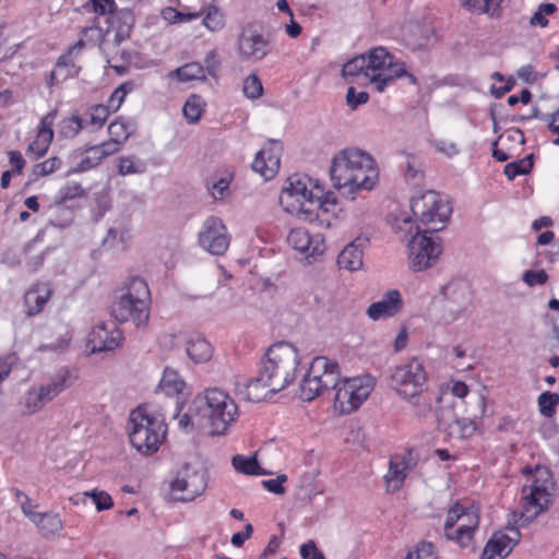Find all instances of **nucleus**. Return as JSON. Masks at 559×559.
<instances>
[{
	"label": "nucleus",
	"instance_id": "nucleus-1",
	"mask_svg": "<svg viewBox=\"0 0 559 559\" xmlns=\"http://www.w3.org/2000/svg\"><path fill=\"white\" fill-rule=\"evenodd\" d=\"M299 354L289 343L272 345L261 361L259 374L246 385V399L260 402L267 394H275L287 388L296 378L299 366Z\"/></svg>",
	"mask_w": 559,
	"mask_h": 559
},
{
	"label": "nucleus",
	"instance_id": "nucleus-2",
	"mask_svg": "<svg viewBox=\"0 0 559 559\" xmlns=\"http://www.w3.org/2000/svg\"><path fill=\"white\" fill-rule=\"evenodd\" d=\"M330 176L334 188L370 190L378 178L373 158L357 148H346L335 155L330 166Z\"/></svg>",
	"mask_w": 559,
	"mask_h": 559
},
{
	"label": "nucleus",
	"instance_id": "nucleus-3",
	"mask_svg": "<svg viewBox=\"0 0 559 559\" xmlns=\"http://www.w3.org/2000/svg\"><path fill=\"white\" fill-rule=\"evenodd\" d=\"M280 197L285 211L306 222H316L320 211L328 212L326 202L322 200L323 190L312 187L307 176L293 175L287 180Z\"/></svg>",
	"mask_w": 559,
	"mask_h": 559
},
{
	"label": "nucleus",
	"instance_id": "nucleus-4",
	"mask_svg": "<svg viewBox=\"0 0 559 559\" xmlns=\"http://www.w3.org/2000/svg\"><path fill=\"white\" fill-rule=\"evenodd\" d=\"M193 414H201L213 435H224L238 416L236 402L224 391L207 389L191 402Z\"/></svg>",
	"mask_w": 559,
	"mask_h": 559
},
{
	"label": "nucleus",
	"instance_id": "nucleus-5",
	"mask_svg": "<svg viewBox=\"0 0 559 559\" xmlns=\"http://www.w3.org/2000/svg\"><path fill=\"white\" fill-rule=\"evenodd\" d=\"M127 428L131 445L142 454L155 453L167 433L164 418L142 406L131 412Z\"/></svg>",
	"mask_w": 559,
	"mask_h": 559
},
{
	"label": "nucleus",
	"instance_id": "nucleus-6",
	"mask_svg": "<svg viewBox=\"0 0 559 559\" xmlns=\"http://www.w3.org/2000/svg\"><path fill=\"white\" fill-rule=\"evenodd\" d=\"M151 305L146 281L139 275H128L111 293L110 314H148Z\"/></svg>",
	"mask_w": 559,
	"mask_h": 559
},
{
	"label": "nucleus",
	"instance_id": "nucleus-7",
	"mask_svg": "<svg viewBox=\"0 0 559 559\" xmlns=\"http://www.w3.org/2000/svg\"><path fill=\"white\" fill-rule=\"evenodd\" d=\"M365 59V81L376 85L378 92H383L395 79L407 76L412 84L416 78L408 73L405 63L395 60L386 48L379 46L362 55Z\"/></svg>",
	"mask_w": 559,
	"mask_h": 559
},
{
	"label": "nucleus",
	"instance_id": "nucleus-8",
	"mask_svg": "<svg viewBox=\"0 0 559 559\" xmlns=\"http://www.w3.org/2000/svg\"><path fill=\"white\" fill-rule=\"evenodd\" d=\"M551 480L546 469L537 467L522 488V509L516 522L524 525L545 512L550 504Z\"/></svg>",
	"mask_w": 559,
	"mask_h": 559
},
{
	"label": "nucleus",
	"instance_id": "nucleus-9",
	"mask_svg": "<svg viewBox=\"0 0 559 559\" xmlns=\"http://www.w3.org/2000/svg\"><path fill=\"white\" fill-rule=\"evenodd\" d=\"M374 388V379L370 374L345 378L337 381L333 407L340 414H350L358 409Z\"/></svg>",
	"mask_w": 559,
	"mask_h": 559
},
{
	"label": "nucleus",
	"instance_id": "nucleus-10",
	"mask_svg": "<svg viewBox=\"0 0 559 559\" xmlns=\"http://www.w3.org/2000/svg\"><path fill=\"white\" fill-rule=\"evenodd\" d=\"M108 22L109 26L105 34L102 33V28L96 26L84 27L81 32L82 36L91 40L102 38L99 47L106 55H108L110 47H118L129 38L134 24V15L129 8H123L112 13Z\"/></svg>",
	"mask_w": 559,
	"mask_h": 559
},
{
	"label": "nucleus",
	"instance_id": "nucleus-11",
	"mask_svg": "<svg viewBox=\"0 0 559 559\" xmlns=\"http://www.w3.org/2000/svg\"><path fill=\"white\" fill-rule=\"evenodd\" d=\"M479 525V513L476 508L464 507L455 502L447 513L444 535L450 540H455L461 547H467Z\"/></svg>",
	"mask_w": 559,
	"mask_h": 559
},
{
	"label": "nucleus",
	"instance_id": "nucleus-12",
	"mask_svg": "<svg viewBox=\"0 0 559 559\" xmlns=\"http://www.w3.org/2000/svg\"><path fill=\"white\" fill-rule=\"evenodd\" d=\"M411 210L423 225L427 226L426 231L436 233L444 227L450 217L451 207L440 195L432 191H426L419 197L411 200Z\"/></svg>",
	"mask_w": 559,
	"mask_h": 559
},
{
	"label": "nucleus",
	"instance_id": "nucleus-13",
	"mask_svg": "<svg viewBox=\"0 0 559 559\" xmlns=\"http://www.w3.org/2000/svg\"><path fill=\"white\" fill-rule=\"evenodd\" d=\"M426 381L425 368L416 358L395 366L390 372L391 386L405 399L419 397Z\"/></svg>",
	"mask_w": 559,
	"mask_h": 559
},
{
	"label": "nucleus",
	"instance_id": "nucleus-14",
	"mask_svg": "<svg viewBox=\"0 0 559 559\" xmlns=\"http://www.w3.org/2000/svg\"><path fill=\"white\" fill-rule=\"evenodd\" d=\"M118 317L109 318L94 325L87 335L86 348L88 355L112 352L121 345L122 332L118 324L126 322L127 317L118 321Z\"/></svg>",
	"mask_w": 559,
	"mask_h": 559
},
{
	"label": "nucleus",
	"instance_id": "nucleus-15",
	"mask_svg": "<svg viewBox=\"0 0 559 559\" xmlns=\"http://www.w3.org/2000/svg\"><path fill=\"white\" fill-rule=\"evenodd\" d=\"M416 234L408 240V258L413 271L420 272L431 266L442 252L440 242L428 237L429 231L423 234L416 227Z\"/></svg>",
	"mask_w": 559,
	"mask_h": 559
},
{
	"label": "nucleus",
	"instance_id": "nucleus-16",
	"mask_svg": "<svg viewBox=\"0 0 559 559\" xmlns=\"http://www.w3.org/2000/svg\"><path fill=\"white\" fill-rule=\"evenodd\" d=\"M207 486L206 473L186 464L170 484L171 493L178 501H192L204 492Z\"/></svg>",
	"mask_w": 559,
	"mask_h": 559
},
{
	"label": "nucleus",
	"instance_id": "nucleus-17",
	"mask_svg": "<svg viewBox=\"0 0 559 559\" xmlns=\"http://www.w3.org/2000/svg\"><path fill=\"white\" fill-rule=\"evenodd\" d=\"M230 242V235L223 221L216 216H210L199 231L200 247L213 255L224 254Z\"/></svg>",
	"mask_w": 559,
	"mask_h": 559
},
{
	"label": "nucleus",
	"instance_id": "nucleus-18",
	"mask_svg": "<svg viewBox=\"0 0 559 559\" xmlns=\"http://www.w3.org/2000/svg\"><path fill=\"white\" fill-rule=\"evenodd\" d=\"M288 245L296 251L305 253L306 258L320 255L325 250L320 235L311 236L305 228H293L287 235Z\"/></svg>",
	"mask_w": 559,
	"mask_h": 559
},
{
	"label": "nucleus",
	"instance_id": "nucleus-19",
	"mask_svg": "<svg viewBox=\"0 0 559 559\" xmlns=\"http://www.w3.org/2000/svg\"><path fill=\"white\" fill-rule=\"evenodd\" d=\"M238 50L243 60L259 61L269 52V43L254 31H243L238 39Z\"/></svg>",
	"mask_w": 559,
	"mask_h": 559
},
{
	"label": "nucleus",
	"instance_id": "nucleus-20",
	"mask_svg": "<svg viewBox=\"0 0 559 559\" xmlns=\"http://www.w3.org/2000/svg\"><path fill=\"white\" fill-rule=\"evenodd\" d=\"M307 372L329 390L337 385L341 377L338 364L325 356L313 358Z\"/></svg>",
	"mask_w": 559,
	"mask_h": 559
},
{
	"label": "nucleus",
	"instance_id": "nucleus-21",
	"mask_svg": "<svg viewBox=\"0 0 559 559\" xmlns=\"http://www.w3.org/2000/svg\"><path fill=\"white\" fill-rule=\"evenodd\" d=\"M439 428L444 430L450 437L464 439L472 436L475 430V424L468 418H457L451 409L442 411L438 417Z\"/></svg>",
	"mask_w": 559,
	"mask_h": 559
},
{
	"label": "nucleus",
	"instance_id": "nucleus-22",
	"mask_svg": "<svg viewBox=\"0 0 559 559\" xmlns=\"http://www.w3.org/2000/svg\"><path fill=\"white\" fill-rule=\"evenodd\" d=\"M280 168V150L275 143L260 150L252 163L253 171L264 179H272Z\"/></svg>",
	"mask_w": 559,
	"mask_h": 559
},
{
	"label": "nucleus",
	"instance_id": "nucleus-23",
	"mask_svg": "<svg viewBox=\"0 0 559 559\" xmlns=\"http://www.w3.org/2000/svg\"><path fill=\"white\" fill-rule=\"evenodd\" d=\"M52 401L43 384L29 386L20 397L17 407L24 416L40 412L47 403Z\"/></svg>",
	"mask_w": 559,
	"mask_h": 559
},
{
	"label": "nucleus",
	"instance_id": "nucleus-24",
	"mask_svg": "<svg viewBox=\"0 0 559 559\" xmlns=\"http://www.w3.org/2000/svg\"><path fill=\"white\" fill-rule=\"evenodd\" d=\"M368 242L366 237H357L338 254L337 264L341 269L354 272L362 266V250Z\"/></svg>",
	"mask_w": 559,
	"mask_h": 559
},
{
	"label": "nucleus",
	"instance_id": "nucleus-25",
	"mask_svg": "<svg viewBox=\"0 0 559 559\" xmlns=\"http://www.w3.org/2000/svg\"><path fill=\"white\" fill-rule=\"evenodd\" d=\"M52 294L50 283H37L28 289L24 296L27 307L26 314H38L44 311L45 305L48 302Z\"/></svg>",
	"mask_w": 559,
	"mask_h": 559
},
{
	"label": "nucleus",
	"instance_id": "nucleus-26",
	"mask_svg": "<svg viewBox=\"0 0 559 559\" xmlns=\"http://www.w3.org/2000/svg\"><path fill=\"white\" fill-rule=\"evenodd\" d=\"M442 295L450 302L456 305L457 307H463L471 301V287L467 282L463 280H456L449 283L442 289ZM448 311L450 313L460 312V308H449Z\"/></svg>",
	"mask_w": 559,
	"mask_h": 559
},
{
	"label": "nucleus",
	"instance_id": "nucleus-27",
	"mask_svg": "<svg viewBox=\"0 0 559 559\" xmlns=\"http://www.w3.org/2000/svg\"><path fill=\"white\" fill-rule=\"evenodd\" d=\"M411 469L409 459L405 455L393 456L389 462V471L384 475V481L388 488L397 490L402 487Z\"/></svg>",
	"mask_w": 559,
	"mask_h": 559
},
{
	"label": "nucleus",
	"instance_id": "nucleus-28",
	"mask_svg": "<svg viewBox=\"0 0 559 559\" xmlns=\"http://www.w3.org/2000/svg\"><path fill=\"white\" fill-rule=\"evenodd\" d=\"M403 299L397 289H390L383 294L381 300L372 302L366 314H395L403 311Z\"/></svg>",
	"mask_w": 559,
	"mask_h": 559
},
{
	"label": "nucleus",
	"instance_id": "nucleus-29",
	"mask_svg": "<svg viewBox=\"0 0 559 559\" xmlns=\"http://www.w3.org/2000/svg\"><path fill=\"white\" fill-rule=\"evenodd\" d=\"M78 379V374L74 369L69 367L60 368L47 383H43L46 392L53 400L61 392L70 388Z\"/></svg>",
	"mask_w": 559,
	"mask_h": 559
},
{
	"label": "nucleus",
	"instance_id": "nucleus-30",
	"mask_svg": "<svg viewBox=\"0 0 559 559\" xmlns=\"http://www.w3.org/2000/svg\"><path fill=\"white\" fill-rule=\"evenodd\" d=\"M31 522L37 527L38 532L44 537L58 535L63 530V523L59 513L52 511L37 512L36 514H33V520Z\"/></svg>",
	"mask_w": 559,
	"mask_h": 559
},
{
	"label": "nucleus",
	"instance_id": "nucleus-31",
	"mask_svg": "<svg viewBox=\"0 0 559 559\" xmlns=\"http://www.w3.org/2000/svg\"><path fill=\"white\" fill-rule=\"evenodd\" d=\"M187 354L195 364H203L211 359L213 348L211 344L202 336L197 335L187 342Z\"/></svg>",
	"mask_w": 559,
	"mask_h": 559
},
{
	"label": "nucleus",
	"instance_id": "nucleus-32",
	"mask_svg": "<svg viewBox=\"0 0 559 559\" xmlns=\"http://www.w3.org/2000/svg\"><path fill=\"white\" fill-rule=\"evenodd\" d=\"M168 78L179 82L204 81L205 70L200 63L190 62L169 72Z\"/></svg>",
	"mask_w": 559,
	"mask_h": 559
},
{
	"label": "nucleus",
	"instance_id": "nucleus-33",
	"mask_svg": "<svg viewBox=\"0 0 559 559\" xmlns=\"http://www.w3.org/2000/svg\"><path fill=\"white\" fill-rule=\"evenodd\" d=\"M185 381L174 369L166 368L159 382V390L168 396H174L182 392Z\"/></svg>",
	"mask_w": 559,
	"mask_h": 559
},
{
	"label": "nucleus",
	"instance_id": "nucleus-34",
	"mask_svg": "<svg viewBox=\"0 0 559 559\" xmlns=\"http://www.w3.org/2000/svg\"><path fill=\"white\" fill-rule=\"evenodd\" d=\"M511 550L512 548L500 539L497 533H495L487 542L480 559H503L511 552Z\"/></svg>",
	"mask_w": 559,
	"mask_h": 559
},
{
	"label": "nucleus",
	"instance_id": "nucleus-35",
	"mask_svg": "<svg viewBox=\"0 0 559 559\" xmlns=\"http://www.w3.org/2000/svg\"><path fill=\"white\" fill-rule=\"evenodd\" d=\"M461 2L466 10L473 13L498 16L502 0H462Z\"/></svg>",
	"mask_w": 559,
	"mask_h": 559
},
{
	"label": "nucleus",
	"instance_id": "nucleus-36",
	"mask_svg": "<svg viewBox=\"0 0 559 559\" xmlns=\"http://www.w3.org/2000/svg\"><path fill=\"white\" fill-rule=\"evenodd\" d=\"M329 391L323 384H319L318 380L312 378L308 372L302 377L299 385V397L302 401H313L319 395Z\"/></svg>",
	"mask_w": 559,
	"mask_h": 559
},
{
	"label": "nucleus",
	"instance_id": "nucleus-37",
	"mask_svg": "<svg viewBox=\"0 0 559 559\" xmlns=\"http://www.w3.org/2000/svg\"><path fill=\"white\" fill-rule=\"evenodd\" d=\"M63 203L59 201L49 209L48 222L55 227L64 228L73 221V212Z\"/></svg>",
	"mask_w": 559,
	"mask_h": 559
},
{
	"label": "nucleus",
	"instance_id": "nucleus-38",
	"mask_svg": "<svg viewBox=\"0 0 559 559\" xmlns=\"http://www.w3.org/2000/svg\"><path fill=\"white\" fill-rule=\"evenodd\" d=\"M234 468L246 475H264L263 472L254 456H245L241 454H237L231 460Z\"/></svg>",
	"mask_w": 559,
	"mask_h": 559
},
{
	"label": "nucleus",
	"instance_id": "nucleus-39",
	"mask_svg": "<svg viewBox=\"0 0 559 559\" xmlns=\"http://www.w3.org/2000/svg\"><path fill=\"white\" fill-rule=\"evenodd\" d=\"M204 109V102L198 95H191L185 103L182 112L190 123H195L201 118Z\"/></svg>",
	"mask_w": 559,
	"mask_h": 559
},
{
	"label": "nucleus",
	"instance_id": "nucleus-40",
	"mask_svg": "<svg viewBox=\"0 0 559 559\" xmlns=\"http://www.w3.org/2000/svg\"><path fill=\"white\" fill-rule=\"evenodd\" d=\"M117 168L121 176L142 174L145 171V164L134 156H121L118 158Z\"/></svg>",
	"mask_w": 559,
	"mask_h": 559
},
{
	"label": "nucleus",
	"instance_id": "nucleus-41",
	"mask_svg": "<svg viewBox=\"0 0 559 559\" xmlns=\"http://www.w3.org/2000/svg\"><path fill=\"white\" fill-rule=\"evenodd\" d=\"M365 59L362 55L347 61L342 69L344 78H357L365 80Z\"/></svg>",
	"mask_w": 559,
	"mask_h": 559
},
{
	"label": "nucleus",
	"instance_id": "nucleus-42",
	"mask_svg": "<svg viewBox=\"0 0 559 559\" xmlns=\"http://www.w3.org/2000/svg\"><path fill=\"white\" fill-rule=\"evenodd\" d=\"M558 404L559 395L557 393L546 391L538 396L539 412L545 417H552Z\"/></svg>",
	"mask_w": 559,
	"mask_h": 559
},
{
	"label": "nucleus",
	"instance_id": "nucleus-43",
	"mask_svg": "<svg viewBox=\"0 0 559 559\" xmlns=\"http://www.w3.org/2000/svg\"><path fill=\"white\" fill-rule=\"evenodd\" d=\"M71 340L72 335L69 332H66L64 334L60 335L56 341L38 346L36 352H51L56 355L62 354L69 348Z\"/></svg>",
	"mask_w": 559,
	"mask_h": 559
},
{
	"label": "nucleus",
	"instance_id": "nucleus-44",
	"mask_svg": "<svg viewBox=\"0 0 559 559\" xmlns=\"http://www.w3.org/2000/svg\"><path fill=\"white\" fill-rule=\"evenodd\" d=\"M533 168L532 156H527L521 160L509 163L504 167V175L510 179H514L516 176L525 175Z\"/></svg>",
	"mask_w": 559,
	"mask_h": 559
},
{
	"label": "nucleus",
	"instance_id": "nucleus-45",
	"mask_svg": "<svg viewBox=\"0 0 559 559\" xmlns=\"http://www.w3.org/2000/svg\"><path fill=\"white\" fill-rule=\"evenodd\" d=\"M84 153L86 156L83 157L81 162L69 171V174L87 171L99 165V163L103 160V157L99 156V153H95L93 151V146L86 147Z\"/></svg>",
	"mask_w": 559,
	"mask_h": 559
},
{
	"label": "nucleus",
	"instance_id": "nucleus-46",
	"mask_svg": "<svg viewBox=\"0 0 559 559\" xmlns=\"http://www.w3.org/2000/svg\"><path fill=\"white\" fill-rule=\"evenodd\" d=\"M82 120L79 116L73 115L61 120L59 133L63 138L72 139L82 130Z\"/></svg>",
	"mask_w": 559,
	"mask_h": 559
},
{
	"label": "nucleus",
	"instance_id": "nucleus-47",
	"mask_svg": "<svg viewBox=\"0 0 559 559\" xmlns=\"http://www.w3.org/2000/svg\"><path fill=\"white\" fill-rule=\"evenodd\" d=\"M405 559H437L436 547L431 542L423 540L407 554Z\"/></svg>",
	"mask_w": 559,
	"mask_h": 559
},
{
	"label": "nucleus",
	"instance_id": "nucleus-48",
	"mask_svg": "<svg viewBox=\"0 0 559 559\" xmlns=\"http://www.w3.org/2000/svg\"><path fill=\"white\" fill-rule=\"evenodd\" d=\"M53 133H37L36 139L28 145L27 152L35 155L36 158L44 156L52 141Z\"/></svg>",
	"mask_w": 559,
	"mask_h": 559
},
{
	"label": "nucleus",
	"instance_id": "nucleus-49",
	"mask_svg": "<svg viewBox=\"0 0 559 559\" xmlns=\"http://www.w3.org/2000/svg\"><path fill=\"white\" fill-rule=\"evenodd\" d=\"M557 11V7L554 3H542L538 5L537 11L531 16L530 24L532 26L546 27L548 25L547 15H550Z\"/></svg>",
	"mask_w": 559,
	"mask_h": 559
},
{
	"label": "nucleus",
	"instance_id": "nucleus-50",
	"mask_svg": "<svg viewBox=\"0 0 559 559\" xmlns=\"http://www.w3.org/2000/svg\"><path fill=\"white\" fill-rule=\"evenodd\" d=\"M163 16L170 23H183L195 20L200 16L198 12L178 11L174 8H166L163 10Z\"/></svg>",
	"mask_w": 559,
	"mask_h": 559
},
{
	"label": "nucleus",
	"instance_id": "nucleus-51",
	"mask_svg": "<svg viewBox=\"0 0 559 559\" xmlns=\"http://www.w3.org/2000/svg\"><path fill=\"white\" fill-rule=\"evenodd\" d=\"M243 93L248 98L257 99L263 93V86L255 74L248 75L243 81Z\"/></svg>",
	"mask_w": 559,
	"mask_h": 559
},
{
	"label": "nucleus",
	"instance_id": "nucleus-52",
	"mask_svg": "<svg viewBox=\"0 0 559 559\" xmlns=\"http://www.w3.org/2000/svg\"><path fill=\"white\" fill-rule=\"evenodd\" d=\"M204 424V419H201V414H193L191 405L188 413L183 414L178 420L179 428L187 432L191 431L194 426H203Z\"/></svg>",
	"mask_w": 559,
	"mask_h": 559
},
{
	"label": "nucleus",
	"instance_id": "nucleus-53",
	"mask_svg": "<svg viewBox=\"0 0 559 559\" xmlns=\"http://www.w3.org/2000/svg\"><path fill=\"white\" fill-rule=\"evenodd\" d=\"M204 25L211 31H217L224 25V16L215 7H210L203 17Z\"/></svg>",
	"mask_w": 559,
	"mask_h": 559
},
{
	"label": "nucleus",
	"instance_id": "nucleus-54",
	"mask_svg": "<svg viewBox=\"0 0 559 559\" xmlns=\"http://www.w3.org/2000/svg\"><path fill=\"white\" fill-rule=\"evenodd\" d=\"M90 498L95 503L97 511L109 510L114 506L110 495L103 490H98V489L91 490Z\"/></svg>",
	"mask_w": 559,
	"mask_h": 559
},
{
	"label": "nucleus",
	"instance_id": "nucleus-55",
	"mask_svg": "<svg viewBox=\"0 0 559 559\" xmlns=\"http://www.w3.org/2000/svg\"><path fill=\"white\" fill-rule=\"evenodd\" d=\"M108 133L110 139L118 141L123 144L129 138V131L127 126L121 121H114L108 127Z\"/></svg>",
	"mask_w": 559,
	"mask_h": 559
},
{
	"label": "nucleus",
	"instance_id": "nucleus-56",
	"mask_svg": "<svg viewBox=\"0 0 559 559\" xmlns=\"http://www.w3.org/2000/svg\"><path fill=\"white\" fill-rule=\"evenodd\" d=\"M15 498H16V501L20 503L22 512L24 513V515L29 521H32L33 520V514L37 513L35 511V509L37 508V504H34L27 495H25L24 492H22V491H20L17 489L15 490Z\"/></svg>",
	"mask_w": 559,
	"mask_h": 559
},
{
	"label": "nucleus",
	"instance_id": "nucleus-57",
	"mask_svg": "<svg viewBox=\"0 0 559 559\" xmlns=\"http://www.w3.org/2000/svg\"><path fill=\"white\" fill-rule=\"evenodd\" d=\"M369 99L367 92H356L355 87L350 86L346 93L347 106L352 109H356L359 105L366 104Z\"/></svg>",
	"mask_w": 559,
	"mask_h": 559
},
{
	"label": "nucleus",
	"instance_id": "nucleus-58",
	"mask_svg": "<svg viewBox=\"0 0 559 559\" xmlns=\"http://www.w3.org/2000/svg\"><path fill=\"white\" fill-rule=\"evenodd\" d=\"M83 193H84V190L80 183L70 182L60 189L59 198H60L61 202H66L68 200H72L74 198L81 197V195H83Z\"/></svg>",
	"mask_w": 559,
	"mask_h": 559
},
{
	"label": "nucleus",
	"instance_id": "nucleus-59",
	"mask_svg": "<svg viewBox=\"0 0 559 559\" xmlns=\"http://www.w3.org/2000/svg\"><path fill=\"white\" fill-rule=\"evenodd\" d=\"M122 144L118 141L110 139L109 141L103 142L98 145H93V151L99 153V156L106 158L107 156L118 152Z\"/></svg>",
	"mask_w": 559,
	"mask_h": 559
},
{
	"label": "nucleus",
	"instance_id": "nucleus-60",
	"mask_svg": "<svg viewBox=\"0 0 559 559\" xmlns=\"http://www.w3.org/2000/svg\"><path fill=\"white\" fill-rule=\"evenodd\" d=\"M300 556L302 559H325L324 554L311 539L300 546Z\"/></svg>",
	"mask_w": 559,
	"mask_h": 559
},
{
	"label": "nucleus",
	"instance_id": "nucleus-61",
	"mask_svg": "<svg viewBox=\"0 0 559 559\" xmlns=\"http://www.w3.org/2000/svg\"><path fill=\"white\" fill-rule=\"evenodd\" d=\"M61 165V160L58 157L49 158L35 166V174L37 176H46L53 173Z\"/></svg>",
	"mask_w": 559,
	"mask_h": 559
},
{
	"label": "nucleus",
	"instance_id": "nucleus-62",
	"mask_svg": "<svg viewBox=\"0 0 559 559\" xmlns=\"http://www.w3.org/2000/svg\"><path fill=\"white\" fill-rule=\"evenodd\" d=\"M286 480H287V476L282 474V475H278L276 478L263 480L262 485L270 492H273L275 495H283L285 492L283 483H285Z\"/></svg>",
	"mask_w": 559,
	"mask_h": 559
},
{
	"label": "nucleus",
	"instance_id": "nucleus-63",
	"mask_svg": "<svg viewBox=\"0 0 559 559\" xmlns=\"http://www.w3.org/2000/svg\"><path fill=\"white\" fill-rule=\"evenodd\" d=\"M547 278H548V276H547V274H546V272L544 270H540V271H526L523 274V281L528 286L545 284Z\"/></svg>",
	"mask_w": 559,
	"mask_h": 559
},
{
	"label": "nucleus",
	"instance_id": "nucleus-64",
	"mask_svg": "<svg viewBox=\"0 0 559 559\" xmlns=\"http://www.w3.org/2000/svg\"><path fill=\"white\" fill-rule=\"evenodd\" d=\"M108 116L107 107L103 105L95 106L90 115V123L100 128Z\"/></svg>",
	"mask_w": 559,
	"mask_h": 559
}]
</instances>
